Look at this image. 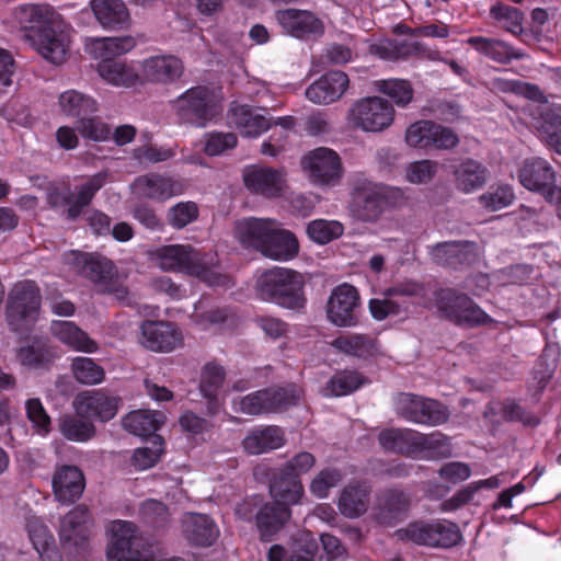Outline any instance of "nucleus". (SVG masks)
<instances>
[{
	"instance_id": "20",
	"label": "nucleus",
	"mask_w": 561,
	"mask_h": 561,
	"mask_svg": "<svg viewBox=\"0 0 561 561\" xmlns=\"http://www.w3.org/2000/svg\"><path fill=\"white\" fill-rule=\"evenodd\" d=\"M431 256L442 266L458 268L478 261L477 243L469 240L439 242L432 247Z\"/></svg>"
},
{
	"instance_id": "10",
	"label": "nucleus",
	"mask_w": 561,
	"mask_h": 561,
	"mask_svg": "<svg viewBox=\"0 0 561 561\" xmlns=\"http://www.w3.org/2000/svg\"><path fill=\"white\" fill-rule=\"evenodd\" d=\"M347 118L353 126L364 131L379 133L393 123L394 108L391 103L380 96H367L352 105Z\"/></svg>"
},
{
	"instance_id": "29",
	"label": "nucleus",
	"mask_w": 561,
	"mask_h": 561,
	"mask_svg": "<svg viewBox=\"0 0 561 561\" xmlns=\"http://www.w3.org/2000/svg\"><path fill=\"white\" fill-rule=\"evenodd\" d=\"M270 494L273 503L290 508L301 502L305 490L297 474H289L279 468L270 480Z\"/></svg>"
},
{
	"instance_id": "45",
	"label": "nucleus",
	"mask_w": 561,
	"mask_h": 561,
	"mask_svg": "<svg viewBox=\"0 0 561 561\" xmlns=\"http://www.w3.org/2000/svg\"><path fill=\"white\" fill-rule=\"evenodd\" d=\"M453 174L456 187L465 193L482 187L486 181V169L472 159H466L455 165Z\"/></svg>"
},
{
	"instance_id": "24",
	"label": "nucleus",
	"mask_w": 561,
	"mask_h": 561,
	"mask_svg": "<svg viewBox=\"0 0 561 561\" xmlns=\"http://www.w3.org/2000/svg\"><path fill=\"white\" fill-rule=\"evenodd\" d=\"M276 20L287 34L297 38L321 35L324 31L322 21L310 11L279 10L276 12Z\"/></svg>"
},
{
	"instance_id": "27",
	"label": "nucleus",
	"mask_w": 561,
	"mask_h": 561,
	"mask_svg": "<svg viewBox=\"0 0 561 561\" xmlns=\"http://www.w3.org/2000/svg\"><path fill=\"white\" fill-rule=\"evenodd\" d=\"M348 83L350 80L345 72L329 71L307 88L306 96L316 104H330L345 93Z\"/></svg>"
},
{
	"instance_id": "46",
	"label": "nucleus",
	"mask_w": 561,
	"mask_h": 561,
	"mask_svg": "<svg viewBox=\"0 0 561 561\" xmlns=\"http://www.w3.org/2000/svg\"><path fill=\"white\" fill-rule=\"evenodd\" d=\"M359 306L357 289L344 283L333 288L327 305L328 316H351Z\"/></svg>"
},
{
	"instance_id": "44",
	"label": "nucleus",
	"mask_w": 561,
	"mask_h": 561,
	"mask_svg": "<svg viewBox=\"0 0 561 561\" xmlns=\"http://www.w3.org/2000/svg\"><path fill=\"white\" fill-rule=\"evenodd\" d=\"M436 301L438 308L446 312L447 316H462L461 313H468L467 316H486L485 312L480 311L467 295L459 294L451 288L438 290Z\"/></svg>"
},
{
	"instance_id": "43",
	"label": "nucleus",
	"mask_w": 561,
	"mask_h": 561,
	"mask_svg": "<svg viewBox=\"0 0 561 561\" xmlns=\"http://www.w3.org/2000/svg\"><path fill=\"white\" fill-rule=\"evenodd\" d=\"M330 345L346 355L367 359L378 354L377 340L366 334L339 335Z\"/></svg>"
},
{
	"instance_id": "30",
	"label": "nucleus",
	"mask_w": 561,
	"mask_h": 561,
	"mask_svg": "<svg viewBox=\"0 0 561 561\" xmlns=\"http://www.w3.org/2000/svg\"><path fill=\"white\" fill-rule=\"evenodd\" d=\"M290 517L291 510L288 507L273 502L262 504L255 520L260 533V540L262 542H271Z\"/></svg>"
},
{
	"instance_id": "25",
	"label": "nucleus",
	"mask_w": 561,
	"mask_h": 561,
	"mask_svg": "<svg viewBox=\"0 0 561 561\" xmlns=\"http://www.w3.org/2000/svg\"><path fill=\"white\" fill-rule=\"evenodd\" d=\"M41 290L34 280H21L13 285L8 294L7 311L9 316H33L41 309Z\"/></svg>"
},
{
	"instance_id": "60",
	"label": "nucleus",
	"mask_w": 561,
	"mask_h": 561,
	"mask_svg": "<svg viewBox=\"0 0 561 561\" xmlns=\"http://www.w3.org/2000/svg\"><path fill=\"white\" fill-rule=\"evenodd\" d=\"M140 516L147 525L156 529L164 528L170 519L168 506L153 499L146 500L141 504Z\"/></svg>"
},
{
	"instance_id": "40",
	"label": "nucleus",
	"mask_w": 561,
	"mask_h": 561,
	"mask_svg": "<svg viewBox=\"0 0 561 561\" xmlns=\"http://www.w3.org/2000/svg\"><path fill=\"white\" fill-rule=\"evenodd\" d=\"M285 443L280 427L270 425L253 430L244 439L243 448L251 455H260L282 447Z\"/></svg>"
},
{
	"instance_id": "7",
	"label": "nucleus",
	"mask_w": 561,
	"mask_h": 561,
	"mask_svg": "<svg viewBox=\"0 0 561 561\" xmlns=\"http://www.w3.org/2000/svg\"><path fill=\"white\" fill-rule=\"evenodd\" d=\"M394 537L400 541H411L417 546L444 549L453 548L462 540L458 525L447 519L412 522L397 529Z\"/></svg>"
},
{
	"instance_id": "48",
	"label": "nucleus",
	"mask_w": 561,
	"mask_h": 561,
	"mask_svg": "<svg viewBox=\"0 0 561 561\" xmlns=\"http://www.w3.org/2000/svg\"><path fill=\"white\" fill-rule=\"evenodd\" d=\"M160 416L162 414L147 410L131 411L123 419V426L130 434L147 437L160 428L162 424Z\"/></svg>"
},
{
	"instance_id": "8",
	"label": "nucleus",
	"mask_w": 561,
	"mask_h": 561,
	"mask_svg": "<svg viewBox=\"0 0 561 561\" xmlns=\"http://www.w3.org/2000/svg\"><path fill=\"white\" fill-rule=\"evenodd\" d=\"M519 183L528 191L539 193L545 201L556 206V214L561 219V185H556L557 173L543 158L525 159L517 171Z\"/></svg>"
},
{
	"instance_id": "18",
	"label": "nucleus",
	"mask_w": 561,
	"mask_h": 561,
	"mask_svg": "<svg viewBox=\"0 0 561 561\" xmlns=\"http://www.w3.org/2000/svg\"><path fill=\"white\" fill-rule=\"evenodd\" d=\"M118 402L117 397L108 396L101 390L84 391L77 396L75 409L80 417L107 422L116 415Z\"/></svg>"
},
{
	"instance_id": "15",
	"label": "nucleus",
	"mask_w": 561,
	"mask_h": 561,
	"mask_svg": "<svg viewBox=\"0 0 561 561\" xmlns=\"http://www.w3.org/2000/svg\"><path fill=\"white\" fill-rule=\"evenodd\" d=\"M301 164L310 179L318 185H335L342 179L344 169L337 152L319 147L304 156Z\"/></svg>"
},
{
	"instance_id": "2",
	"label": "nucleus",
	"mask_w": 561,
	"mask_h": 561,
	"mask_svg": "<svg viewBox=\"0 0 561 561\" xmlns=\"http://www.w3.org/2000/svg\"><path fill=\"white\" fill-rule=\"evenodd\" d=\"M157 264L164 271H185L209 285H224L226 276L217 273L216 256L203 253L190 244H171L157 249Z\"/></svg>"
},
{
	"instance_id": "22",
	"label": "nucleus",
	"mask_w": 561,
	"mask_h": 561,
	"mask_svg": "<svg viewBox=\"0 0 561 561\" xmlns=\"http://www.w3.org/2000/svg\"><path fill=\"white\" fill-rule=\"evenodd\" d=\"M131 187L140 197L157 202H164L185 191V185L181 181L157 173L138 176Z\"/></svg>"
},
{
	"instance_id": "17",
	"label": "nucleus",
	"mask_w": 561,
	"mask_h": 561,
	"mask_svg": "<svg viewBox=\"0 0 561 561\" xmlns=\"http://www.w3.org/2000/svg\"><path fill=\"white\" fill-rule=\"evenodd\" d=\"M181 534L191 547L209 548L216 543L220 530L209 515L187 512L181 518Z\"/></svg>"
},
{
	"instance_id": "4",
	"label": "nucleus",
	"mask_w": 561,
	"mask_h": 561,
	"mask_svg": "<svg viewBox=\"0 0 561 561\" xmlns=\"http://www.w3.org/2000/svg\"><path fill=\"white\" fill-rule=\"evenodd\" d=\"M403 202L404 195L400 188L371 182L359 183L352 191L348 210L358 221L376 222L387 209Z\"/></svg>"
},
{
	"instance_id": "34",
	"label": "nucleus",
	"mask_w": 561,
	"mask_h": 561,
	"mask_svg": "<svg viewBox=\"0 0 561 561\" xmlns=\"http://www.w3.org/2000/svg\"><path fill=\"white\" fill-rule=\"evenodd\" d=\"M90 5L103 27L123 30L130 24V14L122 0H92Z\"/></svg>"
},
{
	"instance_id": "3",
	"label": "nucleus",
	"mask_w": 561,
	"mask_h": 561,
	"mask_svg": "<svg viewBox=\"0 0 561 561\" xmlns=\"http://www.w3.org/2000/svg\"><path fill=\"white\" fill-rule=\"evenodd\" d=\"M256 287L264 300L296 312H302L306 307L305 278L297 271L285 267L267 270L259 277Z\"/></svg>"
},
{
	"instance_id": "33",
	"label": "nucleus",
	"mask_w": 561,
	"mask_h": 561,
	"mask_svg": "<svg viewBox=\"0 0 561 561\" xmlns=\"http://www.w3.org/2000/svg\"><path fill=\"white\" fill-rule=\"evenodd\" d=\"M299 251V243L294 233L277 227L274 220L266 242L261 253L276 261H288L294 259Z\"/></svg>"
},
{
	"instance_id": "64",
	"label": "nucleus",
	"mask_w": 561,
	"mask_h": 561,
	"mask_svg": "<svg viewBox=\"0 0 561 561\" xmlns=\"http://www.w3.org/2000/svg\"><path fill=\"white\" fill-rule=\"evenodd\" d=\"M341 480L342 474L337 469H323L312 479L310 492L319 499H324L328 496L330 489L337 485Z\"/></svg>"
},
{
	"instance_id": "31",
	"label": "nucleus",
	"mask_w": 561,
	"mask_h": 561,
	"mask_svg": "<svg viewBox=\"0 0 561 561\" xmlns=\"http://www.w3.org/2000/svg\"><path fill=\"white\" fill-rule=\"evenodd\" d=\"M183 62L175 56H154L142 62V77L154 83H170L183 75Z\"/></svg>"
},
{
	"instance_id": "41",
	"label": "nucleus",
	"mask_w": 561,
	"mask_h": 561,
	"mask_svg": "<svg viewBox=\"0 0 561 561\" xmlns=\"http://www.w3.org/2000/svg\"><path fill=\"white\" fill-rule=\"evenodd\" d=\"M99 75L108 83L117 87H133L140 81L138 72L125 60L106 58L98 65Z\"/></svg>"
},
{
	"instance_id": "28",
	"label": "nucleus",
	"mask_w": 561,
	"mask_h": 561,
	"mask_svg": "<svg viewBox=\"0 0 561 561\" xmlns=\"http://www.w3.org/2000/svg\"><path fill=\"white\" fill-rule=\"evenodd\" d=\"M228 123L242 136L257 137L272 126V122L248 104L232 102L227 113Z\"/></svg>"
},
{
	"instance_id": "49",
	"label": "nucleus",
	"mask_w": 561,
	"mask_h": 561,
	"mask_svg": "<svg viewBox=\"0 0 561 561\" xmlns=\"http://www.w3.org/2000/svg\"><path fill=\"white\" fill-rule=\"evenodd\" d=\"M416 457L426 459H443L451 456L449 438L440 432L423 434L419 432Z\"/></svg>"
},
{
	"instance_id": "23",
	"label": "nucleus",
	"mask_w": 561,
	"mask_h": 561,
	"mask_svg": "<svg viewBox=\"0 0 561 561\" xmlns=\"http://www.w3.org/2000/svg\"><path fill=\"white\" fill-rule=\"evenodd\" d=\"M244 186L252 193L265 197H277L284 187L283 174L273 168L261 165H249L242 173Z\"/></svg>"
},
{
	"instance_id": "54",
	"label": "nucleus",
	"mask_w": 561,
	"mask_h": 561,
	"mask_svg": "<svg viewBox=\"0 0 561 561\" xmlns=\"http://www.w3.org/2000/svg\"><path fill=\"white\" fill-rule=\"evenodd\" d=\"M263 390L268 413L286 411L299 401V391L294 385Z\"/></svg>"
},
{
	"instance_id": "59",
	"label": "nucleus",
	"mask_w": 561,
	"mask_h": 561,
	"mask_svg": "<svg viewBox=\"0 0 561 561\" xmlns=\"http://www.w3.org/2000/svg\"><path fill=\"white\" fill-rule=\"evenodd\" d=\"M343 225L339 221H328L317 219L311 221L307 227L308 236L320 244L329 243L343 234Z\"/></svg>"
},
{
	"instance_id": "38",
	"label": "nucleus",
	"mask_w": 561,
	"mask_h": 561,
	"mask_svg": "<svg viewBox=\"0 0 561 561\" xmlns=\"http://www.w3.org/2000/svg\"><path fill=\"white\" fill-rule=\"evenodd\" d=\"M422 286L415 282L400 283L383 291V299H371L369 309L373 316H391L401 311L400 302L394 297L416 296L422 291Z\"/></svg>"
},
{
	"instance_id": "37",
	"label": "nucleus",
	"mask_w": 561,
	"mask_h": 561,
	"mask_svg": "<svg viewBox=\"0 0 561 561\" xmlns=\"http://www.w3.org/2000/svg\"><path fill=\"white\" fill-rule=\"evenodd\" d=\"M274 220L248 218L237 221L234 234L239 242L259 252L263 249Z\"/></svg>"
},
{
	"instance_id": "52",
	"label": "nucleus",
	"mask_w": 561,
	"mask_h": 561,
	"mask_svg": "<svg viewBox=\"0 0 561 561\" xmlns=\"http://www.w3.org/2000/svg\"><path fill=\"white\" fill-rule=\"evenodd\" d=\"M225 369L215 363H207L202 371L199 389L204 398L208 400L209 409L217 408V394L225 380Z\"/></svg>"
},
{
	"instance_id": "58",
	"label": "nucleus",
	"mask_w": 561,
	"mask_h": 561,
	"mask_svg": "<svg viewBox=\"0 0 561 561\" xmlns=\"http://www.w3.org/2000/svg\"><path fill=\"white\" fill-rule=\"evenodd\" d=\"M501 416L505 422H518L527 427H537L540 424V419L531 411L526 410L518 402L512 399H506L501 405Z\"/></svg>"
},
{
	"instance_id": "62",
	"label": "nucleus",
	"mask_w": 561,
	"mask_h": 561,
	"mask_svg": "<svg viewBox=\"0 0 561 561\" xmlns=\"http://www.w3.org/2000/svg\"><path fill=\"white\" fill-rule=\"evenodd\" d=\"M198 206L194 202H181L172 206L167 214L168 222L175 229H183L198 218Z\"/></svg>"
},
{
	"instance_id": "47",
	"label": "nucleus",
	"mask_w": 561,
	"mask_h": 561,
	"mask_svg": "<svg viewBox=\"0 0 561 561\" xmlns=\"http://www.w3.org/2000/svg\"><path fill=\"white\" fill-rule=\"evenodd\" d=\"M365 381V377L356 370H339L325 383L322 394L328 398L348 396L359 389Z\"/></svg>"
},
{
	"instance_id": "5",
	"label": "nucleus",
	"mask_w": 561,
	"mask_h": 561,
	"mask_svg": "<svg viewBox=\"0 0 561 561\" xmlns=\"http://www.w3.org/2000/svg\"><path fill=\"white\" fill-rule=\"evenodd\" d=\"M107 172H99L88 181L71 190L68 183L51 182L46 186V203L51 208L65 207L66 217L69 220L78 219L83 209L88 207L95 193L105 184Z\"/></svg>"
},
{
	"instance_id": "55",
	"label": "nucleus",
	"mask_w": 561,
	"mask_h": 561,
	"mask_svg": "<svg viewBox=\"0 0 561 561\" xmlns=\"http://www.w3.org/2000/svg\"><path fill=\"white\" fill-rule=\"evenodd\" d=\"M377 90L390 98L399 107L408 106L414 95L412 84L403 79H388L376 81Z\"/></svg>"
},
{
	"instance_id": "56",
	"label": "nucleus",
	"mask_w": 561,
	"mask_h": 561,
	"mask_svg": "<svg viewBox=\"0 0 561 561\" xmlns=\"http://www.w3.org/2000/svg\"><path fill=\"white\" fill-rule=\"evenodd\" d=\"M71 370L77 381L84 385H96L103 381L105 371L90 357L72 359Z\"/></svg>"
},
{
	"instance_id": "14",
	"label": "nucleus",
	"mask_w": 561,
	"mask_h": 561,
	"mask_svg": "<svg viewBox=\"0 0 561 561\" xmlns=\"http://www.w3.org/2000/svg\"><path fill=\"white\" fill-rule=\"evenodd\" d=\"M523 115L547 146L561 154V116L547 102L528 104Z\"/></svg>"
},
{
	"instance_id": "39",
	"label": "nucleus",
	"mask_w": 561,
	"mask_h": 561,
	"mask_svg": "<svg viewBox=\"0 0 561 561\" xmlns=\"http://www.w3.org/2000/svg\"><path fill=\"white\" fill-rule=\"evenodd\" d=\"M419 432L413 430L389 428L380 432L379 444L388 453L416 457Z\"/></svg>"
},
{
	"instance_id": "13",
	"label": "nucleus",
	"mask_w": 561,
	"mask_h": 561,
	"mask_svg": "<svg viewBox=\"0 0 561 561\" xmlns=\"http://www.w3.org/2000/svg\"><path fill=\"white\" fill-rule=\"evenodd\" d=\"M410 506L411 497L402 489L385 488L376 494L370 517L382 527H394L407 518Z\"/></svg>"
},
{
	"instance_id": "42",
	"label": "nucleus",
	"mask_w": 561,
	"mask_h": 561,
	"mask_svg": "<svg viewBox=\"0 0 561 561\" xmlns=\"http://www.w3.org/2000/svg\"><path fill=\"white\" fill-rule=\"evenodd\" d=\"M468 45L480 54L499 64H508L512 59H520L524 54L515 51L507 43L483 36H471L467 39Z\"/></svg>"
},
{
	"instance_id": "9",
	"label": "nucleus",
	"mask_w": 561,
	"mask_h": 561,
	"mask_svg": "<svg viewBox=\"0 0 561 561\" xmlns=\"http://www.w3.org/2000/svg\"><path fill=\"white\" fill-rule=\"evenodd\" d=\"M173 107L182 123L205 126L219 112L214 92L204 85L188 89L174 102Z\"/></svg>"
},
{
	"instance_id": "26",
	"label": "nucleus",
	"mask_w": 561,
	"mask_h": 561,
	"mask_svg": "<svg viewBox=\"0 0 561 561\" xmlns=\"http://www.w3.org/2000/svg\"><path fill=\"white\" fill-rule=\"evenodd\" d=\"M51 484L56 500L62 504H71L81 497L85 479L78 467L64 465L55 471Z\"/></svg>"
},
{
	"instance_id": "61",
	"label": "nucleus",
	"mask_w": 561,
	"mask_h": 561,
	"mask_svg": "<svg viewBox=\"0 0 561 561\" xmlns=\"http://www.w3.org/2000/svg\"><path fill=\"white\" fill-rule=\"evenodd\" d=\"M76 129L83 138L93 141H104L110 138L111 128L99 117L89 115L77 121Z\"/></svg>"
},
{
	"instance_id": "21",
	"label": "nucleus",
	"mask_w": 561,
	"mask_h": 561,
	"mask_svg": "<svg viewBox=\"0 0 561 561\" xmlns=\"http://www.w3.org/2000/svg\"><path fill=\"white\" fill-rule=\"evenodd\" d=\"M91 520L89 508L79 504L60 520L59 539L65 547L84 548L89 538L88 523Z\"/></svg>"
},
{
	"instance_id": "16",
	"label": "nucleus",
	"mask_w": 561,
	"mask_h": 561,
	"mask_svg": "<svg viewBox=\"0 0 561 561\" xmlns=\"http://www.w3.org/2000/svg\"><path fill=\"white\" fill-rule=\"evenodd\" d=\"M57 358L58 348L47 336L34 335L16 350V359L28 370L48 371Z\"/></svg>"
},
{
	"instance_id": "36",
	"label": "nucleus",
	"mask_w": 561,
	"mask_h": 561,
	"mask_svg": "<svg viewBox=\"0 0 561 561\" xmlns=\"http://www.w3.org/2000/svg\"><path fill=\"white\" fill-rule=\"evenodd\" d=\"M380 57L389 60L405 59L412 56H419L431 60L440 58L439 51L430 49L417 41L388 39L378 46Z\"/></svg>"
},
{
	"instance_id": "50",
	"label": "nucleus",
	"mask_w": 561,
	"mask_h": 561,
	"mask_svg": "<svg viewBox=\"0 0 561 561\" xmlns=\"http://www.w3.org/2000/svg\"><path fill=\"white\" fill-rule=\"evenodd\" d=\"M59 105L64 114L81 119L98 111L96 102L76 90H69L60 94Z\"/></svg>"
},
{
	"instance_id": "57",
	"label": "nucleus",
	"mask_w": 561,
	"mask_h": 561,
	"mask_svg": "<svg viewBox=\"0 0 561 561\" xmlns=\"http://www.w3.org/2000/svg\"><path fill=\"white\" fill-rule=\"evenodd\" d=\"M135 46L136 41L131 36L104 37L95 42V50L101 60L117 58L130 51Z\"/></svg>"
},
{
	"instance_id": "63",
	"label": "nucleus",
	"mask_w": 561,
	"mask_h": 561,
	"mask_svg": "<svg viewBox=\"0 0 561 561\" xmlns=\"http://www.w3.org/2000/svg\"><path fill=\"white\" fill-rule=\"evenodd\" d=\"M515 198L513 188L510 185L491 186L490 190L480 196L481 204L491 210H499L513 203Z\"/></svg>"
},
{
	"instance_id": "35",
	"label": "nucleus",
	"mask_w": 561,
	"mask_h": 561,
	"mask_svg": "<svg viewBox=\"0 0 561 561\" xmlns=\"http://www.w3.org/2000/svg\"><path fill=\"white\" fill-rule=\"evenodd\" d=\"M50 330L58 341L73 351L90 354L98 351L96 342L71 321L54 320Z\"/></svg>"
},
{
	"instance_id": "6",
	"label": "nucleus",
	"mask_w": 561,
	"mask_h": 561,
	"mask_svg": "<svg viewBox=\"0 0 561 561\" xmlns=\"http://www.w3.org/2000/svg\"><path fill=\"white\" fill-rule=\"evenodd\" d=\"M69 263L73 271L94 283L99 290L113 294L117 300H124L128 294L118 283L117 270L113 262L98 253L72 251Z\"/></svg>"
},
{
	"instance_id": "11",
	"label": "nucleus",
	"mask_w": 561,
	"mask_h": 561,
	"mask_svg": "<svg viewBox=\"0 0 561 561\" xmlns=\"http://www.w3.org/2000/svg\"><path fill=\"white\" fill-rule=\"evenodd\" d=\"M396 410L404 420L427 426L444 424L449 417L448 409L437 400L412 393H400Z\"/></svg>"
},
{
	"instance_id": "12",
	"label": "nucleus",
	"mask_w": 561,
	"mask_h": 561,
	"mask_svg": "<svg viewBox=\"0 0 561 561\" xmlns=\"http://www.w3.org/2000/svg\"><path fill=\"white\" fill-rule=\"evenodd\" d=\"M405 141L414 148L451 150L458 146L459 138L449 127L433 121H419L408 127Z\"/></svg>"
},
{
	"instance_id": "19",
	"label": "nucleus",
	"mask_w": 561,
	"mask_h": 561,
	"mask_svg": "<svg viewBox=\"0 0 561 561\" xmlns=\"http://www.w3.org/2000/svg\"><path fill=\"white\" fill-rule=\"evenodd\" d=\"M142 345L153 352H171L182 343V333L174 323L146 320L141 324Z\"/></svg>"
},
{
	"instance_id": "32",
	"label": "nucleus",
	"mask_w": 561,
	"mask_h": 561,
	"mask_svg": "<svg viewBox=\"0 0 561 561\" xmlns=\"http://www.w3.org/2000/svg\"><path fill=\"white\" fill-rule=\"evenodd\" d=\"M371 489L366 482H351L343 488L337 501L341 514L347 518L363 516L369 506Z\"/></svg>"
},
{
	"instance_id": "1",
	"label": "nucleus",
	"mask_w": 561,
	"mask_h": 561,
	"mask_svg": "<svg viewBox=\"0 0 561 561\" xmlns=\"http://www.w3.org/2000/svg\"><path fill=\"white\" fill-rule=\"evenodd\" d=\"M14 18L23 37L46 60L62 64L68 56L70 38L60 15L48 4H24L15 9Z\"/></svg>"
},
{
	"instance_id": "51",
	"label": "nucleus",
	"mask_w": 561,
	"mask_h": 561,
	"mask_svg": "<svg viewBox=\"0 0 561 561\" xmlns=\"http://www.w3.org/2000/svg\"><path fill=\"white\" fill-rule=\"evenodd\" d=\"M59 432L71 442L85 443L96 434L92 421L75 415H64L59 419Z\"/></svg>"
},
{
	"instance_id": "53",
	"label": "nucleus",
	"mask_w": 561,
	"mask_h": 561,
	"mask_svg": "<svg viewBox=\"0 0 561 561\" xmlns=\"http://www.w3.org/2000/svg\"><path fill=\"white\" fill-rule=\"evenodd\" d=\"M490 16L501 23L503 28L514 35H520L524 31V13L512 5L496 2L490 9Z\"/></svg>"
}]
</instances>
